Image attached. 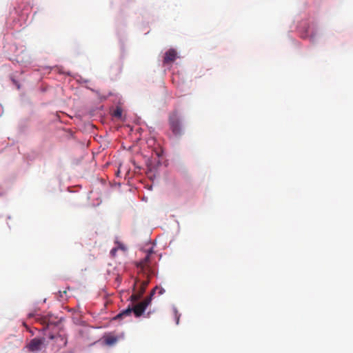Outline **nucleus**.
Returning a JSON list of instances; mask_svg holds the SVG:
<instances>
[{
    "mask_svg": "<svg viewBox=\"0 0 353 353\" xmlns=\"http://www.w3.org/2000/svg\"><path fill=\"white\" fill-rule=\"evenodd\" d=\"M154 254V251L153 250V248H150L147 251L145 258L137 263V267L144 274H147L148 278H149L150 276L154 274V270L153 269V267L152 265V263L153 262ZM148 283H149V279L141 282L139 292L141 293V295H143V293L145 292L146 287L148 285Z\"/></svg>",
    "mask_w": 353,
    "mask_h": 353,
    "instance_id": "obj_1",
    "label": "nucleus"
},
{
    "mask_svg": "<svg viewBox=\"0 0 353 353\" xmlns=\"http://www.w3.org/2000/svg\"><path fill=\"white\" fill-rule=\"evenodd\" d=\"M156 290H158L157 287L153 289L150 292V296L146 297L143 301L135 305H131L132 308L133 309L132 311L135 316L139 317L143 314L147 307L150 304L152 297L155 293Z\"/></svg>",
    "mask_w": 353,
    "mask_h": 353,
    "instance_id": "obj_2",
    "label": "nucleus"
},
{
    "mask_svg": "<svg viewBox=\"0 0 353 353\" xmlns=\"http://www.w3.org/2000/svg\"><path fill=\"white\" fill-rule=\"evenodd\" d=\"M44 340L41 339L34 338L31 340L28 345V348L31 351H39L41 349V345Z\"/></svg>",
    "mask_w": 353,
    "mask_h": 353,
    "instance_id": "obj_3",
    "label": "nucleus"
},
{
    "mask_svg": "<svg viewBox=\"0 0 353 353\" xmlns=\"http://www.w3.org/2000/svg\"><path fill=\"white\" fill-rule=\"evenodd\" d=\"M50 339H55V343L59 347H65L68 343L67 338L64 334L50 335Z\"/></svg>",
    "mask_w": 353,
    "mask_h": 353,
    "instance_id": "obj_4",
    "label": "nucleus"
},
{
    "mask_svg": "<svg viewBox=\"0 0 353 353\" xmlns=\"http://www.w3.org/2000/svg\"><path fill=\"white\" fill-rule=\"evenodd\" d=\"M176 54V51L173 49L167 51L164 56L163 63L170 64L172 63L175 60Z\"/></svg>",
    "mask_w": 353,
    "mask_h": 353,
    "instance_id": "obj_5",
    "label": "nucleus"
},
{
    "mask_svg": "<svg viewBox=\"0 0 353 353\" xmlns=\"http://www.w3.org/2000/svg\"><path fill=\"white\" fill-rule=\"evenodd\" d=\"M132 310V306L129 305L126 309L122 310L119 314H118L114 319H120L125 316H130L132 312H133Z\"/></svg>",
    "mask_w": 353,
    "mask_h": 353,
    "instance_id": "obj_6",
    "label": "nucleus"
},
{
    "mask_svg": "<svg viewBox=\"0 0 353 353\" xmlns=\"http://www.w3.org/2000/svg\"><path fill=\"white\" fill-rule=\"evenodd\" d=\"M169 121L170 128L172 129V132L175 133L176 132V116L174 113L170 116Z\"/></svg>",
    "mask_w": 353,
    "mask_h": 353,
    "instance_id": "obj_7",
    "label": "nucleus"
},
{
    "mask_svg": "<svg viewBox=\"0 0 353 353\" xmlns=\"http://www.w3.org/2000/svg\"><path fill=\"white\" fill-rule=\"evenodd\" d=\"M142 296L141 295V293H139V292H134L130 297V301H132V303H134L137 301H139L141 297Z\"/></svg>",
    "mask_w": 353,
    "mask_h": 353,
    "instance_id": "obj_8",
    "label": "nucleus"
},
{
    "mask_svg": "<svg viewBox=\"0 0 353 353\" xmlns=\"http://www.w3.org/2000/svg\"><path fill=\"white\" fill-rule=\"evenodd\" d=\"M117 339L114 336H108L105 339V343L106 345H112L117 342Z\"/></svg>",
    "mask_w": 353,
    "mask_h": 353,
    "instance_id": "obj_9",
    "label": "nucleus"
},
{
    "mask_svg": "<svg viewBox=\"0 0 353 353\" xmlns=\"http://www.w3.org/2000/svg\"><path fill=\"white\" fill-rule=\"evenodd\" d=\"M41 323L43 325H46V327H48L52 323L50 321L48 316H44L40 319Z\"/></svg>",
    "mask_w": 353,
    "mask_h": 353,
    "instance_id": "obj_10",
    "label": "nucleus"
},
{
    "mask_svg": "<svg viewBox=\"0 0 353 353\" xmlns=\"http://www.w3.org/2000/svg\"><path fill=\"white\" fill-rule=\"evenodd\" d=\"M121 115H122V110L121 108L117 107L113 112V116L117 118H120L121 117Z\"/></svg>",
    "mask_w": 353,
    "mask_h": 353,
    "instance_id": "obj_11",
    "label": "nucleus"
},
{
    "mask_svg": "<svg viewBox=\"0 0 353 353\" xmlns=\"http://www.w3.org/2000/svg\"><path fill=\"white\" fill-rule=\"evenodd\" d=\"M117 251V248H114L111 250L110 254L114 256H115Z\"/></svg>",
    "mask_w": 353,
    "mask_h": 353,
    "instance_id": "obj_12",
    "label": "nucleus"
},
{
    "mask_svg": "<svg viewBox=\"0 0 353 353\" xmlns=\"http://www.w3.org/2000/svg\"><path fill=\"white\" fill-rule=\"evenodd\" d=\"M164 292H165V290H164L163 289L161 288V289L159 290V293L160 294H162Z\"/></svg>",
    "mask_w": 353,
    "mask_h": 353,
    "instance_id": "obj_13",
    "label": "nucleus"
},
{
    "mask_svg": "<svg viewBox=\"0 0 353 353\" xmlns=\"http://www.w3.org/2000/svg\"><path fill=\"white\" fill-rule=\"evenodd\" d=\"M119 248H121V249H122V250H124V249H125L124 246H123L122 244H120V243H119Z\"/></svg>",
    "mask_w": 353,
    "mask_h": 353,
    "instance_id": "obj_14",
    "label": "nucleus"
},
{
    "mask_svg": "<svg viewBox=\"0 0 353 353\" xmlns=\"http://www.w3.org/2000/svg\"><path fill=\"white\" fill-rule=\"evenodd\" d=\"M137 281L135 282V283L134 284V286H133V290L135 291V289H136V287H137Z\"/></svg>",
    "mask_w": 353,
    "mask_h": 353,
    "instance_id": "obj_15",
    "label": "nucleus"
},
{
    "mask_svg": "<svg viewBox=\"0 0 353 353\" xmlns=\"http://www.w3.org/2000/svg\"><path fill=\"white\" fill-rule=\"evenodd\" d=\"M34 316V314H28V316H29V317H32V316Z\"/></svg>",
    "mask_w": 353,
    "mask_h": 353,
    "instance_id": "obj_16",
    "label": "nucleus"
}]
</instances>
